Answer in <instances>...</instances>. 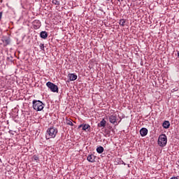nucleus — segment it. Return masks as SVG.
Instances as JSON below:
<instances>
[{"label": "nucleus", "instance_id": "9", "mask_svg": "<svg viewBox=\"0 0 179 179\" xmlns=\"http://www.w3.org/2000/svg\"><path fill=\"white\" fill-rule=\"evenodd\" d=\"M69 78L70 80L73 81V80H76V79H78V76H76V74H73V73H69Z\"/></svg>", "mask_w": 179, "mask_h": 179}, {"label": "nucleus", "instance_id": "17", "mask_svg": "<svg viewBox=\"0 0 179 179\" xmlns=\"http://www.w3.org/2000/svg\"><path fill=\"white\" fill-rule=\"evenodd\" d=\"M44 48H45L44 43H41V44H40V48H41V50H42L43 51H44Z\"/></svg>", "mask_w": 179, "mask_h": 179}, {"label": "nucleus", "instance_id": "1", "mask_svg": "<svg viewBox=\"0 0 179 179\" xmlns=\"http://www.w3.org/2000/svg\"><path fill=\"white\" fill-rule=\"evenodd\" d=\"M57 134H58V129H57V128L50 127L46 131V138H48V139L55 138V136H57Z\"/></svg>", "mask_w": 179, "mask_h": 179}, {"label": "nucleus", "instance_id": "11", "mask_svg": "<svg viewBox=\"0 0 179 179\" xmlns=\"http://www.w3.org/2000/svg\"><path fill=\"white\" fill-rule=\"evenodd\" d=\"M41 38H44L45 40V38H47V37H48V34H47L46 31H41Z\"/></svg>", "mask_w": 179, "mask_h": 179}, {"label": "nucleus", "instance_id": "12", "mask_svg": "<svg viewBox=\"0 0 179 179\" xmlns=\"http://www.w3.org/2000/svg\"><path fill=\"white\" fill-rule=\"evenodd\" d=\"M107 123V122H106V120L104 119H103L100 123L98 124V127H106V124Z\"/></svg>", "mask_w": 179, "mask_h": 179}, {"label": "nucleus", "instance_id": "7", "mask_svg": "<svg viewBox=\"0 0 179 179\" xmlns=\"http://www.w3.org/2000/svg\"><path fill=\"white\" fill-rule=\"evenodd\" d=\"M95 159H96V156H94V155H92V154L88 155L87 157V160L90 162V163H94Z\"/></svg>", "mask_w": 179, "mask_h": 179}, {"label": "nucleus", "instance_id": "20", "mask_svg": "<svg viewBox=\"0 0 179 179\" xmlns=\"http://www.w3.org/2000/svg\"><path fill=\"white\" fill-rule=\"evenodd\" d=\"M118 2H122L124 0H117Z\"/></svg>", "mask_w": 179, "mask_h": 179}, {"label": "nucleus", "instance_id": "22", "mask_svg": "<svg viewBox=\"0 0 179 179\" xmlns=\"http://www.w3.org/2000/svg\"><path fill=\"white\" fill-rule=\"evenodd\" d=\"M0 102H1V99H0Z\"/></svg>", "mask_w": 179, "mask_h": 179}, {"label": "nucleus", "instance_id": "18", "mask_svg": "<svg viewBox=\"0 0 179 179\" xmlns=\"http://www.w3.org/2000/svg\"><path fill=\"white\" fill-rule=\"evenodd\" d=\"M170 179H178V178H177V177H172Z\"/></svg>", "mask_w": 179, "mask_h": 179}, {"label": "nucleus", "instance_id": "3", "mask_svg": "<svg viewBox=\"0 0 179 179\" xmlns=\"http://www.w3.org/2000/svg\"><path fill=\"white\" fill-rule=\"evenodd\" d=\"M158 145L161 148H164L167 145V136L166 134H161L158 138Z\"/></svg>", "mask_w": 179, "mask_h": 179}, {"label": "nucleus", "instance_id": "19", "mask_svg": "<svg viewBox=\"0 0 179 179\" xmlns=\"http://www.w3.org/2000/svg\"><path fill=\"white\" fill-rule=\"evenodd\" d=\"M2 19V13H0V20Z\"/></svg>", "mask_w": 179, "mask_h": 179}, {"label": "nucleus", "instance_id": "10", "mask_svg": "<svg viewBox=\"0 0 179 179\" xmlns=\"http://www.w3.org/2000/svg\"><path fill=\"white\" fill-rule=\"evenodd\" d=\"M162 127H163V128H165V129H168V128H170V122H169V121H165V122L162 124Z\"/></svg>", "mask_w": 179, "mask_h": 179}, {"label": "nucleus", "instance_id": "8", "mask_svg": "<svg viewBox=\"0 0 179 179\" xmlns=\"http://www.w3.org/2000/svg\"><path fill=\"white\" fill-rule=\"evenodd\" d=\"M140 134L141 136H146L148 135V129L142 128L140 130Z\"/></svg>", "mask_w": 179, "mask_h": 179}, {"label": "nucleus", "instance_id": "6", "mask_svg": "<svg viewBox=\"0 0 179 179\" xmlns=\"http://www.w3.org/2000/svg\"><path fill=\"white\" fill-rule=\"evenodd\" d=\"M109 121L110 124H117V115H112L109 117Z\"/></svg>", "mask_w": 179, "mask_h": 179}, {"label": "nucleus", "instance_id": "5", "mask_svg": "<svg viewBox=\"0 0 179 179\" xmlns=\"http://www.w3.org/2000/svg\"><path fill=\"white\" fill-rule=\"evenodd\" d=\"M78 128H83V131H85V132L90 131V125L87 124H80V126H78Z\"/></svg>", "mask_w": 179, "mask_h": 179}, {"label": "nucleus", "instance_id": "14", "mask_svg": "<svg viewBox=\"0 0 179 179\" xmlns=\"http://www.w3.org/2000/svg\"><path fill=\"white\" fill-rule=\"evenodd\" d=\"M125 20H124V19H121L120 20V22H119V24L120 25V26H122V27H124V26H125Z\"/></svg>", "mask_w": 179, "mask_h": 179}, {"label": "nucleus", "instance_id": "21", "mask_svg": "<svg viewBox=\"0 0 179 179\" xmlns=\"http://www.w3.org/2000/svg\"><path fill=\"white\" fill-rule=\"evenodd\" d=\"M118 122H121V120Z\"/></svg>", "mask_w": 179, "mask_h": 179}, {"label": "nucleus", "instance_id": "13", "mask_svg": "<svg viewBox=\"0 0 179 179\" xmlns=\"http://www.w3.org/2000/svg\"><path fill=\"white\" fill-rule=\"evenodd\" d=\"M97 153H103L104 152V148L99 146L96 148Z\"/></svg>", "mask_w": 179, "mask_h": 179}, {"label": "nucleus", "instance_id": "4", "mask_svg": "<svg viewBox=\"0 0 179 179\" xmlns=\"http://www.w3.org/2000/svg\"><path fill=\"white\" fill-rule=\"evenodd\" d=\"M47 87L50 89L53 93H58V86L56 85L55 84L51 83V82H48L46 83Z\"/></svg>", "mask_w": 179, "mask_h": 179}, {"label": "nucleus", "instance_id": "16", "mask_svg": "<svg viewBox=\"0 0 179 179\" xmlns=\"http://www.w3.org/2000/svg\"><path fill=\"white\" fill-rule=\"evenodd\" d=\"M52 3H54V5H59V1H58V0H52Z\"/></svg>", "mask_w": 179, "mask_h": 179}, {"label": "nucleus", "instance_id": "15", "mask_svg": "<svg viewBox=\"0 0 179 179\" xmlns=\"http://www.w3.org/2000/svg\"><path fill=\"white\" fill-rule=\"evenodd\" d=\"M66 124L71 125V127H73V123L71 120H66Z\"/></svg>", "mask_w": 179, "mask_h": 179}, {"label": "nucleus", "instance_id": "23", "mask_svg": "<svg viewBox=\"0 0 179 179\" xmlns=\"http://www.w3.org/2000/svg\"><path fill=\"white\" fill-rule=\"evenodd\" d=\"M107 1H110V0H107Z\"/></svg>", "mask_w": 179, "mask_h": 179}, {"label": "nucleus", "instance_id": "2", "mask_svg": "<svg viewBox=\"0 0 179 179\" xmlns=\"http://www.w3.org/2000/svg\"><path fill=\"white\" fill-rule=\"evenodd\" d=\"M32 104L36 111H41L44 108V103L41 101L34 100Z\"/></svg>", "mask_w": 179, "mask_h": 179}]
</instances>
